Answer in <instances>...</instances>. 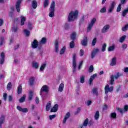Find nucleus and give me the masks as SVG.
<instances>
[{"mask_svg": "<svg viewBox=\"0 0 128 128\" xmlns=\"http://www.w3.org/2000/svg\"><path fill=\"white\" fill-rule=\"evenodd\" d=\"M56 6V2H54V1L52 2L51 4H50V12L49 14V16L50 18H54V8Z\"/></svg>", "mask_w": 128, "mask_h": 128, "instance_id": "7ed1b4c3", "label": "nucleus"}, {"mask_svg": "<svg viewBox=\"0 0 128 128\" xmlns=\"http://www.w3.org/2000/svg\"><path fill=\"white\" fill-rule=\"evenodd\" d=\"M38 66H40V64H38V62L36 61H33L32 62V68H34L38 70Z\"/></svg>", "mask_w": 128, "mask_h": 128, "instance_id": "a211bd4d", "label": "nucleus"}, {"mask_svg": "<svg viewBox=\"0 0 128 128\" xmlns=\"http://www.w3.org/2000/svg\"><path fill=\"white\" fill-rule=\"evenodd\" d=\"M4 43V38H0V46H2Z\"/></svg>", "mask_w": 128, "mask_h": 128, "instance_id": "8fccbe9b", "label": "nucleus"}, {"mask_svg": "<svg viewBox=\"0 0 128 128\" xmlns=\"http://www.w3.org/2000/svg\"><path fill=\"white\" fill-rule=\"evenodd\" d=\"M124 76V74L120 72H118L116 76H114V74L111 75L110 78V84L112 86V84H114V78L115 80H118L120 78V76Z\"/></svg>", "mask_w": 128, "mask_h": 128, "instance_id": "f03ea898", "label": "nucleus"}, {"mask_svg": "<svg viewBox=\"0 0 128 128\" xmlns=\"http://www.w3.org/2000/svg\"><path fill=\"white\" fill-rule=\"evenodd\" d=\"M58 104H56L50 110V112H58Z\"/></svg>", "mask_w": 128, "mask_h": 128, "instance_id": "dca6fc26", "label": "nucleus"}, {"mask_svg": "<svg viewBox=\"0 0 128 128\" xmlns=\"http://www.w3.org/2000/svg\"><path fill=\"white\" fill-rule=\"evenodd\" d=\"M78 11L76 10L75 11H71L68 16V22H72L76 20L78 18Z\"/></svg>", "mask_w": 128, "mask_h": 128, "instance_id": "f257e3e1", "label": "nucleus"}, {"mask_svg": "<svg viewBox=\"0 0 128 128\" xmlns=\"http://www.w3.org/2000/svg\"><path fill=\"white\" fill-rule=\"evenodd\" d=\"M76 32H73L71 34V40H76Z\"/></svg>", "mask_w": 128, "mask_h": 128, "instance_id": "2f4dec72", "label": "nucleus"}, {"mask_svg": "<svg viewBox=\"0 0 128 128\" xmlns=\"http://www.w3.org/2000/svg\"><path fill=\"white\" fill-rule=\"evenodd\" d=\"M114 90V87L113 86H110V85L106 84L104 87V92H105V94H108L109 92H112Z\"/></svg>", "mask_w": 128, "mask_h": 128, "instance_id": "423d86ee", "label": "nucleus"}, {"mask_svg": "<svg viewBox=\"0 0 128 128\" xmlns=\"http://www.w3.org/2000/svg\"><path fill=\"white\" fill-rule=\"evenodd\" d=\"M32 48H36L38 46V42L37 40L34 39L31 44Z\"/></svg>", "mask_w": 128, "mask_h": 128, "instance_id": "9d476101", "label": "nucleus"}, {"mask_svg": "<svg viewBox=\"0 0 128 128\" xmlns=\"http://www.w3.org/2000/svg\"><path fill=\"white\" fill-rule=\"evenodd\" d=\"M46 38H42L40 42V44H46Z\"/></svg>", "mask_w": 128, "mask_h": 128, "instance_id": "cd10ccee", "label": "nucleus"}, {"mask_svg": "<svg viewBox=\"0 0 128 128\" xmlns=\"http://www.w3.org/2000/svg\"><path fill=\"white\" fill-rule=\"evenodd\" d=\"M81 44L83 46H88V37L84 36V39L81 41Z\"/></svg>", "mask_w": 128, "mask_h": 128, "instance_id": "f8f14e48", "label": "nucleus"}, {"mask_svg": "<svg viewBox=\"0 0 128 128\" xmlns=\"http://www.w3.org/2000/svg\"><path fill=\"white\" fill-rule=\"evenodd\" d=\"M80 56H82L84 54V50L82 49H80Z\"/></svg>", "mask_w": 128, "mask_h": 128, "instance_id": "864d4df0", "label": "nucleus"}, {"mask_svg": "<svg viewBox=\"0 0 128 128\" xmlns=\"http://www.w3.org/2000/svg\"><path fill=\"white\" fill-rule=\"evenodd\" d=\"M32 6L33 8H36L38 7V2H36V0H34L32 2Z\"/></svg>", "mask_w": 128, "mask_h": 128, "instance_id": "b1692460", "label": "nucleus"}, {"mask_svg": "<svg viewBox=\"0 0 128 128\" xmlns=\"http://www.w3.org/2000/svg\"><path fill=\"white\" fill-rule=\"evenodd\" d=\"M96 38H94L92 41V46H96Z\"/></svg>", "mask_w": 128, "mask_h": 128, "instance_id": "3c124183", "label": "nucleus"}, {"mask_svg": "<svg viewBox=\"0 0 128 128\" xmlns=\"http://www.w3.org/2000/svg\"><path fill=\"white\" fill-rule=\"evenodd\" d=\"M51 106H52V102L50 101L46 105V110L47 112H48V110H50Z\"/></svg>", "mask_w": 128, "mask_h": 128, "instance_id": "5701e85b", "label": "nucleus"}, {"mask_svg": "<svg viewBox=\"0 0 128 128\" xmlns=\"http://www.w3.org/2000/svg\"><path fill=\"white\" fill-rule=\"evenodd\" d=\"M54 50L55 52L58 54L60 50V45L58 44V41L56 40L54 42Z\"/></svg>", "mask_w": 128, "mask_h": 128, "instance_id": "9b49d317", "label": "nucleus"}, {"mask_svg": "<svg viewBox=\"0 0 128 128\" xmlns=\"http://www.w3.org/2000/svg\"><path fill=\"white\" fill-rule=\"evenodd\" d=\"M26 100V95H24L22 98L19 100L20 102H24Z\"/></svg>", "mask_w": 128, "mask_h": 128, "instance_id": "a19ab883", "label": "nucleus"}, {"mask_svg": "<svg viewBox=\"0 0 128 128\" xmlns=\"http://www.w3.org/2000/svg\"><path fill=\"white\" fill-rule=\"evenodd\" d=\"M34 26H32V23L29 22L28 23V28H29V30H32Z\"/></svg>", "mask_w": 128, "mask_h": 128, "instance_id": "5fc2aeb1", "label": "nucleus"}, {"mask_svg": "<svg viewBox=\"0 0 128 128\" xmlns=\"http://www.w3.org/2000/svg\"><path fill=\"white\" fill-rule=\"evenodd\" d=\"M12 88V83L8 82L7 85V90H10V89Z\"/></svg>", "mask_w": 128, "mask_h": 128, "instance_id": "de8ad7c7", "label": "nucleus"}, {"mask_svg": "<svg viewBox=\"0 0 128 128\" xmlns=\"http://www.w3.org/2000/svg\"><path fill=\"white\" fill-rule=\"evenodd\" d=\"M116 110L119 112H120V114H122V112H124V109H122V108H116Z\"/></svg>", "mask_w": 128, "mask_h": 128, "instance_id": "49530a36", "label": "nucleus"}, {"mask_svg": "<svg viewBox=\"0 0 128 128\" xmlns=\"http://www.w3.org/2000/svg\"><path fill=\"white\" fill-rule=\"evenodd\" d=\"M110 116L112 118H116V113L112 112L110 114Z\"/></svg>", "mask_w": 128, "mask_h": 128, "instance_id": "a18cd8bd", "label": "nucleus"}, {"mask_svg": "<svg viewBox=\"0 0 128 128\" xmlns=\"http://www.w3.org/2000/svg\"><path fill=\"white\" fill-rule=\"evenodd\" d=\"M88 72H94V66L92 65L90 66Z\"/></svg>", "mask_w": 128, "mask_h": 128, "instance_id": "13d9d810", "label": "nucleus"}, {"mask_svg": "<svg viewBox=\"0 0 128 128\" xmlns=\"http://www.w3.org/2000/svg\"><path fill=\"white\" fill-rule=\"evenodd\" d=\"M96 22V18H93L90 23L89 24H91L92 26H94V23Z\"/></svg>", "mask_w": 128, "mask_h": 128, "instance_id": "e433bc0d", "label": "nucleus"}, {"mask_svg": "<svg viewBox=\"0 0 128 128\" xmlns=\"http://www.w3.org/2000/svg\"><path fill=\"white\" fill-rule=\"evenodd\" d=\"M122 48L123 50H126V48H128V44H124L122 46Z\"/></svg>", "mask_w": 128, "mask_h": 128, "instance_id": "0e129e2a", "label": "nucleus"}, {"mask_svg": "<svg viewBox=\"0 0 128 128\" xmlns=\"http://www.w3.org/2000/svg\"><path fill=\"white\" fill-rule=\"evenodd\" d=\"M22 0H18L16 3V6L18 12H20V4H22Z\"/></svg>", "mask_w": 128, "mask_h": 128, "instance_id": "0eeeda50", "label": "nucleus"}, {"mask_svg": "<svg viewBox=\"0 0 128 128\" xmlns=\"http://www.w3.org/2000/svg\"><path fill=\"white\" fill-rule=\"evenodd\" d=\"M96 53H94V52H93L92 51V53H91V58H94V56H96Z\"/></svg>", "mask_w": 128, "mask_h": 128, "instance_id": "69168bd1", "label": "nucleus"}, {"mask_svg": "<svg viewBox=\"0 0 128 128\" xmlns=\"http://www.w3.org/2000/svg\"><path fill=\"white\" fill-rule=\"evenodd\" d=\"M96 53H94V52H93L92 51V53H91V58H94V56H96Z\"/></svg>", "mask_w": 128, "mask_h": 128, "instance_id": "338daca9", "label": "nucleus"}, {"mask_svg": "<svg viewBox=\"0 0 128 128\" xmlns=\"http://www.w3.org/2000/svg\"><path fill=\"white\" fill-rule=\"evenodd\" d=\"M76 54H73L72 56V67H73V72H76Z\"/></svg>", "mask_w": 128, "mask_h": 128, "instance_id": "39448f33", "label": "nucleus"}, {"mask_svg": "<svg viewBox=\"0 0 128 128\" xmlns=\"http://www.w3.org/2000/svg\"><path fill=\"white\" fill-rule=\"evenodd\" d=\"M106 12V6H104L100 10V12L102 14H104Z\"/></svg>", "mask_w": 128, "mask_h": 128, "instance_id": "4c0bfd02", "label": "nucleus"}, {"mask_svg": "<svg viewBox=\"0 0 128 128\" xmlns=\"http://www.w3.org/2000/svg\"><path fill=\"white\" fill-rule=\"evenodd\" d=\"M92 52L96 54H98V52H100V49L94 48Z\"/></svg>", "mask_w": 128, "mask_h": 128, "instance_id": "052dcab7", "label": "nucleus"}, {"mask_svg": "<svg viewBox=\"0 0 128 128\" xmlns=\"http://www.w3.org/2000/svg\"><path fill=\"white\" fill-rule=\"evenodd\" d=\"M88 118H86L83 123V125L80 126V128H82L83 126H88Z\"/></svg>", "mask_w": 128, "mask_h": 128, "instance_id": "412c9836", "label": "nucleus"}, {"mask_svg": "<svg viewBox=\"0 0 128 128\" xmlns=\"http://www.w3.org/2000/svg\"><path fill=\"white\" fill-rule=\"evenodd\" d=\"M64 88V83H61L59 86L58 92H62Z\"/></svg>", "mask_w": 128, "mask_h": 128, "instance_id": "6ab92c4d", "label": "nucleus"}, {"mask_svg": "<svg viewBox=\"0 0 128 128\" xmlns=\"http://www.w3.org/2000/svg\"><path fill=\"white\" fill-rule=\"evenodd\" d=\"M92 100H87V102H86V104H87V106H90L92 104Z\"/></svg>", "mask_w": 128, "mask_h": 128, "instance_id": "774afa93", "label": "nucleus"}, {"mask_svg": "<svg viewBox=\"0 0 128 128\" xmlns=\"http://www.w3.org/2000/svg\"><path fill=\"white\" fill-rule=\"evenodd\" d=\"M126 36H122L120 38V40H119V42H124V40H126Z\"/></svg>", "mask_w": 128, "mask_h": 128, "instance_id": "f704fd0d", "label": "nucleus"}, {"mask_svg": "<svg viewBox=\"0 0 128 128\" xmlns=\"http://www.w3.org/2000/svg\"><path fill=\"white\" fill-rule=\"evenodd\" d=\"M96 76H98V74H94L90 78L89 80V85L90 86L92 82H94V78H96Z\"/></svg>", "mask_w": 128, "mask_h": 128, "instance_id": "4468645a", "label": "nucleus"}, {"mask_svg": "<svg viewBox=\"0 0 128 128\" xmlns=\"http://www.w3.org/2000/svg\"><path fill=\"white\" fill-rule=\"evenodd\" d=\"M34 82V78L32 77L29 80V83L30 84V86H32Z\"/></svg>", "mask_w": 128, "mask_h": 128, "instance_id": "7c9ffc66", "label": "nucleus"}, {"mask_svg": "<svg viewBox=\"0 0 128 128\" xmlns=\"http://www.w3.org/2000/svg\"><path fill=\"white\" fill-rule=\"evenodd\" d=\"M110 30V25L106 24L104 26L102 30V32L104 34L106 32Z\"/></svg>", "mask_w": 128, "mask_h": 128, "instance_id": "2eb2a0df", "label": "nucleus"}, {"mask_svg": "<svg viewBox=\"0 0 128 128\" xmlns=\"http://www.w3.org/2000/svg\"><path fill=\"white\" fill-rule=\"evenodd\" d=\"M128 8H127L126 9L124 10L122 14V16H126V14H128Z\"/></svg>", "mask_w": 128, "mask_h": 128, "instance_id": "79ce46f5", "label": "nucleus"}, {"mask_svg": "<svg viewBox=\"0 0 128 128\" xmlns=\"http://www.w3.org/2000/svg\"><path fill=\"white\" fill-rule=\"evenodd\" d=\"M85 76H82L80 77V82H81V84H84V78H85Z\"/></svg>", "mask_w": 128, "mask_h": 128, "instance_id": "58836bf2", "label": "nucleus"}, {"mask_svg": "<svg viewBox=\"0 0 128 128\" xmlns=\"http://www.w3.org/2000/svg\"><path fill=\"white\" fill-rule=\"evenodd\" d=\"M121 10H122V4H120L117 8L116 12H120Z\"/></svg>", "mask_w": 128, "mask_h": 128, "instance_id": "603ef678", "label": "nucleus"}, {"mask_svg": "<svg viewBox=\"0 0 128 128\" xmlns=\"http://www.w3.org/2000/svg\"><path fill=\"white\" fill-rule=\"evenodd\" d=\"M46 64H44L42 65H41L40 68V70L41 72H42L44 68H46Z\"/></svg>", "mask_w": 128, "mask_h": 128, "instance_id": "c9c22d12", "label": "nucleus"}, {"mask_svg": "<svg viewBox=\"0 0 128 128\" xmlns=\"http://www.w3.org/2000/svg\"><path fill=\"white\" fill-rule=\"evenodd\" d=\"M114 50H116V46L114 44H112L108 47V52H114Z\"/></svg>", "mask_w": 128, "mask_h": 128, "instance_id": "4be33fe9", "label": "nucleus"}, {"mask_svg": "<svg viewBox=\"0 0 128 128\" xmlns=\"http://www.w3.org/2000/svg\"><path fill=\"white\" fill-rule=\"evenodd\" d=\"M48 4H50V2L48 0H44V8H47L48 6Z\"/></svg>", "mask_w": 128, "mask_h": 128, "instance_id": "72a5a7b5", "label": "nucleus"}, {"mask_svg": "<svg viewBox=\"0 0 128 128\" xmlns=\"http://www.w3.org/2000/svg\"><path fill=\"white\" fill-rule=\"evenodd\" d=\"M7 98H8V94H6V92L4 93L3 98H4V100H6Z\"/></svg>", "mask_w": 128, "mask_h": 128, "instance_id": "680f3d73", "label": "nucleus"}, {"mask_svg": "<svg viewBox=\"0 0 128 128\" xmlns=\"http://www.w3.org/2000/svg\"><path fill=\"white\" fill-rule=\"evenodd\" d=\"M116 57H114L111 60L110 65L111 66H116Z\"/></svg>", "mask_w": 128, "mask_h": 128, "instance_id": "f3484780", "label": "nucleus"}, {"mask_svg": "<svg viewBox=\"0 0 128 128\" xmlns=\"http://www.w3.org/2000/svg\"><path fill=\"white\" fill-rule=\"evenodd\" d=\"M116 2H112L110 6L109 7L108 9V12L109 14L112 12V10H114V6H116Z\"/></svg>", "mask_w": 128, "mask_h": 128, "instance_id": "1a4fd4ad", "label": "nucleus"}, {"mask_svg": "<svg viewBox=\"0 0 128 128\" xmlns=\"http://www.w3.org/2000/svg\"><path fill=\"white\" fill-rule=\"evenodd\" d=\"M92 26H94L90 24H88V26L87 28V32H90L92 28Z\"/></svg>", "mask_w": 128, "mask_h": 128, "instance_id": "37998d69", "label": "nucleus"}, {"mask_svg": "<svg viewBox=\"0 0 128 128\" xmlns=\"http://www.w3.org/2000/svg\"><path fill=\"white\" fill-rule=\"evenodd\" d=\"M82 64H84V61L82 60L78 66V70H80L82 68Z\"/></svg>", "mask_w": 128, "mask_h": 128, "instance_id": "4d7b16f0", "label": "nucleus"}, {"mask_svg": "<svg viewBox=\"0 0 128 128\" xmlns=\"http://www.w3.org/2000/svg\"><path fill=\"white\" fill-rule=\"evenodd\" d=\"M16 108L19 112H22L26 113L28 112V109L27 108H22L20 106H17Z\"/></svg>", "mask_w": 128, "mask_h": 128, "instance_id": "6e6552de", "label": "nucleus"}, {"mask_svg": "<svg viewBox=\"0 0 128 128\" xmlns=\"http://www.w3.org/2000/svg\"><path fill=\"white\" fill-rule=\"evenodd\" d=\"M48 86L46 85H44L40 89V96L44 98V92H48Z\"/></svg>", "mask_w": 128, "mask_h": 128, "instance_id": "20e7f679", "label": "nucleus"}, {"mask_svg": "<svg viewBox=\"0 0 128 128\" xmlns=\"http://www.w3.org/2000/svg\"><path fill=\"white\" fill-rule=\"evenodd\" d=\"M24 34H26V36H30V30H26V29H24Z\"/></svg>", "mask_w": 128, "mask_h": 128, "instance_id": "473e14b6", "label": "nucleus"}, {"mask_svg": "<svg viewBox=\"0 0 128 128\" xmlns=\"http://www.w3.org/2000/svg\"><path fill=\"white\" fill-rule=\"evenodd\" d=\"M20 24L21 26H24V22H26V18L22 16H20Z\"/></svg>", "mask_w": 128, "mask_h": 128, "instance_id": "aec40b11", "label": "nucleus"}, {"mask_svg": "<svg viewBox=\"0 0 128 128\" xmlns=\"http://www.w3.org/2000/svg\"><path fill=\"white\" fill-rule=\"evenodd\" d=\"M128 26L126 25L124 26L122 28V32H126V30H128Z\"/></svg>", "mask_w": 128, "mask_h": 128, "instance_id": "bf43d9fd", "label": "nucleus"}, {"mask_svg": "<svg viewBox=\"0 0 128 128\" xmlns=\"http://www.w3.org/2000/svg\"><path fill=\"white\" fill-rule=\"evenodd\" d=\"M22 86L20 85L18 86V91H17L18 94H22Z\"/></svg>", "mask_w": 128, "mask_h": 128, "instance_id": "c756f323", "label": "nucleus"}, {"mask_svg": "<svg viewBox=\"0 0 128 128\" xmlns=\"http://www.w3.org/2000/svg\"><path fill=\"white\" fill-rule=\"evenodd\" d=\"M92 92L93 94H95L96 96H98V89L96 88H93Z\"/></svg>", "mask_w": 128, "mask_h": 128, "instance_id": "bb28decb", "label": "nucleus"}, {"mask_svg": "<svg viewBox=\"0 0 128 128\" xmlns=\"http://www.w3.org/2000/svg\"><path fill=\"white\" fill-rule=\"evenodd\" d=\"M70 48H74V40L70 42Z\"/></svg>", "mask_w": 128, "mask_h": 128, "instance_id": "c03bdc74", "label": "nucleus"}, {"mask_svg": "<svg viewBox=\"0 0 128 128\" xmlns=\"http://www.w3.org/2000/svg\"><path fill=\"white\" fill-rule=\"evenodd\" d=\"M66 52V46H64L60 51V54H64Z\"/></svg>", "mask_w": 128, "mask_h": 128, "instance_id": "ea45409f", "label": "nucleus"}, {"mask_svg": "<svg viewBox=\"0 0 128 128\" xmlns=\"http://www.w3.org/2000/svg\"><path fill=\"white\" fill-rule=\"evenodd\" d=\"M70 112H68L64 116V118L62 121V124H64L66 122V120L70 118Z\"/></svg>", "mask_w": 128, "mask_h": 128, "instance_id": "ddd939ff", "label": "nucleus"}, {"mask_svg": "<svg viewBox=\"0 0 128 128\" xmlns=\"http://www.w3.org/2000/svg\"><path fill=\"white\" fill-rule=\"evenodd\" d=\"M106 48V44L104 43L102 46V52H105Z\"/></svg>", "mask_w": 128, "mask_h": 128, "instance_id": "09e8293b", "label": "nucleus"}, {"mask_svg": "<svg viewBox=\"0 0 128 128\" xmlns=\"http://www.w3.org/2000/svg\"><path fill=\"white\" fill-rule=\"evenodd\" d=\"M18 26L12 27V31H13L14 32H16L18 31Z\"/></svg>", "mask_w": 128, "mask_h": 128, "instance_id": "e2e57ef3", "label": "nucleus"}, {"mask_svg": "<svg viewBox=\"0 0 128 128\" xmlns=\"http://www.w3.org/2000/svg\"><path fill=\"white\" fill-rule=\"evenodd\" d=\"M4 116H1L0 118V126H2V124L4 122Z\"/></svg>", "mask_w": 128, "mask_h": 128, "instance_id": "393cba45", "label": "nucleus"}, {"mask_svg": "<svg viewBox=\"0 0 128 128\" xmlns=\"http://www.w3.org/2000/svg\"><path fill=\"white\" fill-rule=\"evenodd\" d=\"M56 116V114H52V115H50L49 116L50 120H54V118H55Z\"/></svg>", "mask_w": 128, "mask_h": 128, "instance_id": "6e6d98bb", "label": "nucleus"}, {"mask_svg": "<svg viewBox=\"0 0 128 128\" xmlns=\"http://www.w3.org/2000/svg\"><path fill=\"white\" fill-rule=\"evenodd\" d=\"M94 119L96 120H98L100 118V112L98 111H96L94 116Z\"/></svg>", "mask_w": 128, "mask_h": 128, "instance_id": "c85d7f7f", "label": "nucleus"}, {"mask_svg": "<svg viewBox=\"0 0 128 128\" xmlns=\"http://www.w3.org/2000/svg\"><path fill=\"white\" fill-rule=\"evenodd\" d=\"M33 96H34V92L32 91H30L29 92L28 100H32Z\"/></svg>", "mask_w": 128, "mask_h": 128, "instance_id": "a878e982", "label": "nucleus"}]
</instances>
